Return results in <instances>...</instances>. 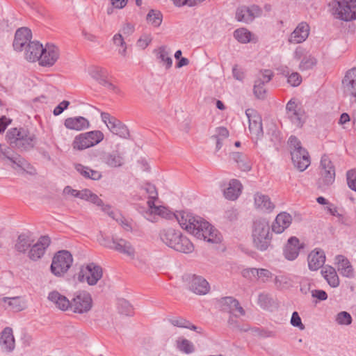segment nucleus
<instances>
[{
	"label": "nucleus",
	"instance_id": "nucleus-46",
	"mask_svg": "<svg viewBox=\"0 0 356 356\" xmlns=\"http://www.w3.org/2000/svg\"><path fill=\"white\" fill-rule=\"evenodd\" d=\"M264 85L265 83L261 80L254 81L253 92L257 99H264L266 98V90L264 88Z\"/></svg>",
	"mask_w": 356,
	"mask_h": 356
},
{
	"label": "nucleus",
	"instance_id": "nucleus-13",
	"mask_svg": "<svg viewBox=\"0 0 356 356\" xmlns=\"http://www.w3.org/2000/svg\"><path fill=\"white\" fill-rule=\"evenodd\" d=\"M186 280L188 282L190 290L196 294L205 295L209 291V282L200 275L189 274L186 276Z\"/></svg>",
	"mask_w": 356,
	"mask_h": 356
},
{
	"label": "nucleus",
	"instance_id": "nucleus-14",
	"mask_svg": "<svg viewBox=\"0 0 356 356\" xmlns=\"http://www.w3.org/2000/svg\"><path fill=\"white\" fill-rule=\"evenodd\" d=\"M60 56V51L58 47L51 43H47L39 60L42 66L50 67L54 65Z\"/></svg>",
	"mask_w": 356,
	"mask_h": 356
},
{
	"label": "nucleus",
	"instance_id": "nucleus-57",
	"mask_svg": "<svg viewBox=\"0 0 356 356\" xmlns=\"http://www.w3.org/2000/svg\"><path fill=\"white\" fill-rule=\"evenodd\" d=\"M352 80L356 81V67H353L346 72L342 83L346 86V84L352 83Z\"/></svg>",
	"mask_w": 356,
	"mask_h": 356
},
{
	"label": "nucleus",
	"instance_id": "nucleus-8",
	"mask_svg": "<svg viewBox=\"0 0 356 356\" xmlns=\"http://www.w3.org/2000/svg\"><path fill=\"white\" fill-rule=\"evenodd\" d=\"M103 139L104 134L102 131H91L76 136L72 143V146L75 149L83 150L97 145Z\"/></svg>",
	"mask_w": 356,
	"mask_h": 356
},
{
	"label": "nucleus",
	"instance_id": "nucleus-27",
	"mask_svg": "<svg viewBox=\"0 0 356 356\" xmlns=\"http://www.w3.org/2000/svg\"><path fill=\"white\" fill-rule=\"evenodd\" d=\"M64 125L69 129L81 131L88 128L90 123L84 117L78 116L65 119Z\"/></svg>",
	"mask_w": 356,
	"mask_h": 356
},
{
	"label": "nucleus",
	"instance_id": "nucleus-24",
	"mask_svg": "<svg viewBox=\"0 0 356 356\" xmlns=\"http://www.w3.org/2000/svg\"><path fill=\"white\" fill-rule=\"evenodd\" d=\"M335 261L337 264V270L339 273L347 277H354V270L349 260L343 255L336 256Z\"/></svg>",
	"mask_w": 356,
	"mask_h": 356
},
{
	"label": "nucleus",
	"instance_id": "nucleus-39",
	"mask_svg": "<svg viewBox=\"0 0 356 356\" xmlns=\"http://www.w3.org/2000/svg\"><path fill=\"white\" fill-rule=\"evenodd\" d=\"M30 246L29 236L24 234L19 235L15 245V250L19 252L25 253Z\"/></svg>",
	"mask_w": 356,
	"mask_h": 356
},
{
	"label": "nucleus",
	"instance_id": "nucleus-35",
	"mask_svg": "<svg viewBox=\"0 0 356 356\" xmlns=\"http://www.w3.org/2000/svg\"><path fill=\"white\" fill-rule=\"evenodd\" d=\"M1 302L7 304L3 305L5 309L12 310L13 312H20L24 309V302L20 297L8 298L5 297L1 299Z\"/></svg>",
	"mask_w": 356,
	"mask_h": 356
},
{
	"label": "nucleus",
	"instance_id": "nucleus-63",
	"mask_svg": "<svg viewBox=\"0 0 356 356\" xmlns=\"http://www.w3.org/2000/svg\"><path fill=\"white\" fill-rule=\"evenodd\" d=\"M261 72V77L258 78L257 80H261L264 83H268L274 75L273 72L270 70H264Z\"/></svg>",
	"mask_w": 356,
	"mask_h": 356
},
{
	"label": "nucleus",
	"instance_id": "nucleus-43",
	"mask_svg": "<svg viewBox=\"0 0 356 356\" xmlns=\"http://www.w3.org/2000/svg\"><path fill=\"white\" fill-rule=\"evenodd\" d=\"M90 76L99 84H102L107 79V71L106 69L99 67H93L90 70Z\"/></svg>",
	"mask_w": 356,
	"mask_h": 356
},
{
	"label": "nucleus",
	"instance_id": "nucleus-28",
	"mask_svg": "<svg viewBox=\"0 0 356 356\" xmlns=\"http://www.w3.org/2000/svg\"><path fill=\"white\" fill-rule=\"evenodd\" d=\"M111 250L129 257H134L135 254V249L131 243L122 238H116L115 244Z\"/></svg>",
	"mask_w": 356,
	"mask_h": 356
},
{
	"label": "nucleus",
	"instance_id": "nucleus-11",
	"mask_svg": "<svg viewBox=\"0 0 356 356\" xmlns=\"http://www.w3.org/2000/svg\"><path fill=\"white\" fill-rule=\"evenodd\" d=\"M198 226L197 230L194 231V236L197 238L212 243H218L221 241V235L219 232L203 218Z\"/></svg>",
	"mask_w": 356,
	"mask_h": 356
},
{
	"label": "nucleus",
	"instance_id": "nucleus-58",
	"mask_svg": "<svg viewBox=\"0 0 356 356\" xmlns=\"http://www.w3.org/2000/svg\"><path fill=\"white\" fill-rule=\"evenodd\" d=\"M152 38L150 35H143L137 41L136 44L138 47L145 49L152 42Z\"/></svg>",
	"mask_w": 356,
	"mask_h": 356
},
{
	"label": "nucleus",
	"instance_id": "nucleus-23",
	"mask_svg": "<svg viewBox=\"0 0 356 356\" xmlns=\"http://www.w3.org/2000/svg\"><path fill=\"white\" fill-rule=\"evenodd\" d=\"M48 300L54 302L56 307L62 311H71V302L67 297L61 295L57 291H53L48 295Z\"/></svg>",
	"mask_w": 356,
	"mask_h": 356
},
{
	"label": "nucleus",
	"instance_id": "nucleus-10",
	"mask_svg": "<svg viewBox=\"0 0 356 356\" xmlns=\"http://www.w3.org/2000/svg\"><path fill=\"white\" fill-rule=\"evenodd\" d=\"M71 311L74 313L83 314L89 312L92 306L91 295L86 291H77L70 299Z\"/></svg>",
	"mask_w": 356,
	"mask_h": 356
},
{
	"label": "nucleus",
	"instance_id": "nucleus-64",
	"mask_svg": "<svg viewBox=\"0 0 356 356\" xmlns=\"http://www.w3.org/2000/svg\"><path fill=\"white\" fill-rule=\"evenodd\" d=\"M312 296L320 301H323L327 299V293L321 289H315L312 291Z\"/></svg>",
	"mask_w": 356,
	"mask_h": 356
},
{
	"label": "nucleus",
	"instance_id": "nucleus-56",
	"mask_svg": "<svg viewBox=\"0 0 356 356\" xmlns=\"http://www.w3.org/2000/svg\"><path fill=\"white\" fill-rule=\"evenodd\" d=\"M222 303L228 306L230 309L229 312L232 313L234 311V307L238 306V301L232 297H225L222 299Z\"/></svg>",
	"mask_w": 356,
	"mask_h": 356
},
{
	"label": "nucleus",
	"instance_id": "nucleus-25",
	"mask_svg": "<svg viewBox=\"0 0 356 356\" xmlns=\"http://www.w3.org/2000/svg\"><path fill=\"white\" fill-rule=\"evenodd\" d=\"M43 51V46L38 41H33L28 43L26 49V58L29 61L34 62L40 60Z\"/></svg>",
	"mask_w": 356,
	"mask_h": 356
},
{
	"label": "nucleus",
	"instance_id": "nucleus-45",
	"mask_svg": "<svg viewBox=\"0 0 356 356\" xmlns=\"http://www.w3.org/2000/svg\"><path fill=\"white\" fill-rule=\"evenodd\" d=\"M236 318V315H230L228 319V324L232 330L241 332H247L250 330V325L248 324H241Z\"/></svg>",
	"mask_w": 356,
	"mask_h": 356
},
{
	"label": "nucleus",
	"instance_id": "nucleus-36",
	"mask_svg": "<svg viewBox=\"0 0 356 356\" xmlns=\"http://www.w3.org/2000/svg\"><path fill=\"white\" fill-rule=\"evenodd\" d=\"M168 321L174 326L188 328L189 330H194L198 333L201 332L202 329L192 324L189 321L184 318L183 317L169 318Z\"/></svg>",
	"mask_w": 356,
	"mask_h": 356
},
{
	"label": "nucleus",
	"instance_id": "nucleus-33",
	"mask_svg": "<svg viewBox=\"0 0 356 356\" xmlns=\"http://www.w3.org/2000/svg\"><path fill=\"white\" fill-rule=\"evenodd\" d=\"M108 125V129L114 134L120 137L127 138L129 136V131L127 126L118 119L111 120Z\"/></svg>",
	"mask_w": 356,
	"mask_h": 356
},
{
	"label": "nucleus",
	"instance_id": "nucleus-16",
	"mask_svg": "<svg viewBox=\"0 0 356 356\" xmlns=\"http://www.w3.org/2000/svg\"><path fill=\"white\" fill-rule=\"evenodd\" d=\"M50 243L51 240L48 236H41L37 243L31 248L28 254L29 258L33 261L41 259Z\"/></svg>",
	"mask_w": 356,
	"mask_h": 356
},
{
	"label": "nucleus",
	"instance_id": "nucleus-3",
	"mask_svg": "<svg viewBox=\"0 0 356 356\" xmlns=\"http://www.w3.org/2000/svg\"><path fill=\"white\" fill-rule=\"evenodd\" d=\"M6 140L13 147L21 150H29L33 149L36 143V137L31 134L28 129L12 128L6 133Z\"/></svg>",
	"mask_w": 356,
	"mask_h": 356
},
{
	"label": "nucleus",
	"instance_id": "nucleus-42",
	"mask_svg": "<svg viewBox=\"0 0 356 356\" xmlns=\"http://www.w3.org/2000/svg\"><path fill=\"white\" fill-rule=\"evenodd\" d=\"M252 15L249 13V9L248 6H241L236 9V19L238 22H243L245 23H249L252 22Z\"/></svg>",
	"mask_w": 356,
	"mask_h": 356
},
{
	"label": "nucleus",
	"instance_id": "nucleus-29",
	"mask_svg": "<svg viewBox=\"0 0 356 356\" xmlns=\"http://www.w3.org/2000/svg\"><path fill=\"white\" fill-rule=\"evenodd\" d=\"M241 190V183L238 179H233L229 181V186L224 190V195L227 200H235L240 195Z\"/></svg>",
	"mask_w": 356,
	"mask_h": 356
},
{
	"label": "nucleus",
	"instance_id": "nucleus-52",
	"mask_svg": "<svg viewBox=\"0 0 356 356\" xmlns=\"http://www.w3.org/2000/svg\"><path fill=\"white\" fill-rule=\"evenodd\" d=\"M116 238L117 237H114L113 236H110L102 234V236L99 240L102 245L111 250L115 244Z\"/></svg>",
	"mask_w": 356,
	"mask_h": 356
},
{
	"label": "nucleus",
	"instance_id": "nucleus-44",
	"mask_svg": "<svg viewBox=\"0 0 356 356\" xmlns=\"http://www.w3.org/2000/svg\"><path fill=\"white\" fill-rule=\"evenodd\" d=\"M162 14L159 10H150L147 15L146 19L148 22L151 23L154 26L158 27L162 22Z\"/></svg>",
	"mask_w": 356,
	"mask_h": 356
},
{
	"label": "nucleus",
	"instance_id": "nucleus-51",
	"mask_svg": "<svg viewBox=\"0 0 356 356\" xmlns=\"http://www.w3.org/2000/svg\"><path fill=\"white\" fill-rule=\"evenodd\" d=\"M286 76L288 77L287 82L293 87L298 86L302 82V76L298 72H292L289 74V72H287Z\"/></svg>",
	"mask_w": 356,
	"mask_h": 356
},
{
	"label": "nucleus",
	"instance_id": "nucleus-18",
	"mask_svg": "<svg viewBox=\"0 0 356 356\" xmlns=\"http://www.w3.org/2000/svg\"><path fill=\"white\" fill-rule=\"evenodd\" d=\"M32 38L31 31L26 27H22L16 31L13 41V48L15 50L21 51L24 47L31 42Z\"/></svg>",
	"mask_w": 356,
	"mask_h": 356
},
{
	"label": "nucleus",
	"instance_id": "nucleus-15",
	"mask_svg": "<svg viewBox=\"0 0 356 356\" xmlns=\"http://www.w3.org/2000/svg\"><path fill=\"white\" fill-rule=\"evenodd\" d=\"M305 248V243H300L296 236L290 237L283 249V254L289 261L295 260L299 255L300 250Z\"/></svg>",
	"mask_w": 356,
	"mask_h": 356
},
{
	"label": "nucleus",
	"instance_id": "nucleus-19",
	"mask_svg": "<svg viewBox=\"0 0 356 356\" xmlns=\"http://www.w3.org/2000/svg\"><path fill=\"white\" fill-rule=\"evenodd\" d=\"M0 346L3 351L10 353L15 349V342L12 328L5 327L1 332Z\"/></svg>",
	"mask_w": 356,
	"mask_h": 356
},
{
	"label": "nucleus",
	"instance_id": "nucleus-50",
	"mask_svg": "<svg viewBox=\"0 0 356 356\" xmlns=\"http://www.w3.org/2000/svg\"><path fill=\"white\" fill-rule=\"evenodd\" d=\"M113 42L115 45L121 46L122 50H119V54L125 56L127 54V44L121 33H116L113 38Z\"/></svg>",
	"mask_w": 356,
	"mask_h": 356
},
{
	"label": "nucleus",
	"instance_id": "nucleus-5",
	"mask_svg": "<svg viewBox=\"0 0 356 356\" xmlns=\"http://www.w3.org/2000/svg\"><path fill=\"white\" fill-rule=\"evenodd\" d=\"M73 257L70 252L63 250L58 251L54 256L50 270L56 277L63 276L72 266Z\"/></svg>",
	"mask_w": 356,
	"mask_h": 356
},
{
	"label": "nucleus",
	"instance_id": "nucleus-55",
	"mask_svg": "<svg viewBox=\"0 0 356 356\" xmlns=\"http://www.w3.org/2000/svg\"><path fill=\"white\" fill-rule=\"evenodd\" d=\"M158 198H152V197H148V200L147 202V206H148V210L150 212V214H155L156 213L160 212V211H163L164 207L162 206H156L155 205V200Z\"/></svg>",
	"mask_w": 356,
	"mask_h": 356
},
{
	"label": "nucleus",
	"instance_id": "nucleus-32",
	"mask_svg": "<svg viewBox=\"0 0 356 356\" xmlns=\"http://www.w3.org/2000/svg\"><path fill=\"white\" fill-rule=\"evenodd\" d=\"M75 169L86 179H90L96 181L99 180L102 177L101 172L92 170L90 168L85 166L81 163L76 164Z\"/></svg>",
	"mask_w": 356,
	"mask_h": 356
},
{
	"label": "nucleus",
	"instance_id": "nucleus-22",
	"mask_svg": "<svg viewBox=\"0 0 356 356\" xmlns=\"http://www.w3.org/2000/svg\"><path fill=\"white\" fill-rule=\"evenodd\" d=\"M292 217L290 214L283 212L279 213L272 225V231L277 233H282L291 223Z\"/></svg>",
	"mask_w": 356,
	"mask_h": 356
},
{
	"label": "nucleus",
	"instance_id": "nucleus-7",
	"mask_svg": "<svg viewBox=\"0 0 356 356\" xmlns=\"http://www.w3.org/2000/svg\"><path fill=\"white\" fill-rule=\"evenodd\" d=\"M102 268L94 263H90L86 266H82L79 272L74 275V278L79 282L86 281L89 285L93 286L102 277Z\"/></svg>",
	"mask_w": 356,
	"mask_h": 356
},
{
	"label": "nucleus",
	"instance_id": "nucleus-12",
	"mask_svg": "<svg viewBox=\"0 0 356 356\" xmlns=\"http://www.w3.org/2000/svg\"><path fill=\"white\" fill-rule=\"evenodd\" d=\"M174 218L177 220L182 229H186L189 233L194 235V231L198 228V225L202 218L194 216L191 213L181 211L175 213Z\"/></svg>",
	"mask_w": 356,
	"mask_h": 356
},
{
	"label": "nucleus",
	"instance_id": "nucleus-37",
	"mask_svg": "<svg viewBox=\"0 0 356 356\" xmlns=\"http://www.w3.org/2000/svg\"><path fill=\"white\" fill-rule=\"evenodd\" d=\"M176 347L179 351L186 354H191L195 350L193 343L184 337H179L176 340Z\"/></svg>",
	"mask_w": 356,
	"mask_h": 356
},
{
	"label": "nucleus",
	"instance_id": "nucleus-40",
	"mask_svg": "<svg viewBox=\"0 0 356 356\" xmlns=\"http://www.w3.org/2000/svg\"><path fill=\"white\" fill-rule=\"evenodd\" d=\"M158 51L157 58L160 59V63H163L167 70L170 69L172 65V59L169 56V52L166 51V47H160Z\"/></svg>",
	"mask_w": 356,
	"mask_h": 356
},
{
	"label": "nucleus",
	"instance_id": "nucleus-53",
	"mask_svg": "<svg viewBox=\"0 0 356 356\" xmlns=\"http://www.w3.org/2000/svg\"><path fill=\"white\" fill-rule=\"evenodd\" d=\"M346 179L348 187L356 191V173L355 170H348L346 173Z\"/></svg>",
	"mask_w": 356,
	"mask_h": 356
},
{
	"label": "nucleus",
	"instance_id": "nucleus-20",
	"mask_svg": "<svg viewBox=\"0 0 356 356\" xmlns=\"http://www.w3.org/2000/svg\"><path fill=\"white\" fill-rule=\"evenodd\" d=\"M309 33V25L305 22H301L290 35L289 42L293 44L301 43L307 38Z\"/></svg>",
	"mask_w": 356,
	"mask_h": 356
},
{
	"label": "nucleus",
	"instance_id": "nucleus-59",
	"mask_svg": "<svg viewBox=\"0 0 356 356\" xmlns=\"http://www.w3.org/2000/svg\"><path fill=\"white\" fill-rule=\"evenodd\" d=\"M238 213L236 209L230 208L225 211L224 218L229 222L236 221L238 219Z\"/></svg>",
	"mask_w": 356,
	"mask_h": 356
},
{
	"label": "nucleus",
	"instance_id": "nucleus-1",
	"mask_svg": "<svg viewBox=\"0 0 356 356\" xmlns=\"http://www.w3.org/2000/svg\"><path fill=\"white\" fill-rule=\"evenodd\" d=\"M161 240L168 247L183 253H191L194 246L191 241L179 230L172 228L163 229L159 233Z\"/></svg>",
	"mask_w": 356,
	"mask_h": 356
},
{
	"label": "nucleus",
	"instance_id": "nucleus-2",
	"mask_svg": "<svg viewBox=\"0 0 356 356\" xmlns=\"http://www.w3.org/2000/svg\"><path fill=\"white\" fill-rule=\"evenodd\" d=\"M269 222L265 218H259L253 222L252 238L254 247L261 252L271 246L272 234Z\"/></svg>",
	"mask_w": 356,
	"mask_h": 356
},
{
	"label": "nucleus",
	"instance_id": "nucleus-17",
	"mask_svg": "<svg viewBox=\"0 0 356 356\" xmlns=\"http://www.w3.org/2000/svg\"><path fill=\"white\" fill-rule=\"evenodd\" d=\"M245 114L249 121V130L255 134L257 137L262 136L264 134L262 120L261 115L254 109H247Z\"/></svg>",
	"mask_w": 356,
	"mask_h": 356
},
{
	"label": "nucleus",
	"instance_id": "nucleus-6",
	"mask_svg": "<svg viewBox=\"0 0 356 356\" xmlns=\"http://www.w3.org/2000/svg\"><path fill=\"white\" fill-rule=\"evenodd\" d=\"M320 177L317 181L319 188L325 189L332 185L335 179V167L330 157L324 154L320 163Z\"/></svg>",
	"mask_w": 356,
	"mask_h": 356
},
{
	"label": "nucleus",
	"instance_id": "nucleus-21",
	"mask_svg": "<svg viewBox=\"0 0 356 356\" xmlns=\"http://www.w3.org/2000/svg\"><path fill=\"white\" fill-rule=\"evenodd\" d=\"M308 267L311 270H317L323 266L325 261L324 252L321 249H315L308 255Z\"/></svg>",
	"mask_w": 356,
	"mask_h": 356
},
{
	"label": "nucleus",
	"instance_id": "nucleus-31",
	"mask_svg": "<svg viewBox=\"0 0 356 356\" xmlns=\"http://www.w3.org/2000/svg\"><path fill=\"white\" fill-rule=\"evenodd\" d=\"M254 204L257 208L263 211H271L274 209V204L268 195L261 193L254 195Z\"/></svg>",
	"mask_w": 356,
	"mask_h": 356
},
{
	"label": "nucleus",
	"instance_id": "nucleus-49",
	"mask_svg": "<svg viewBox=\"0 0 356 356\" xmlns=\"http://www.w3.org/2000/svg\"><path fill=\"white\" fill-rule=\"evenodd\" d=\"M302 113L303 112L302 111V110L300 108H298V111L289 113L287 115L293 124H294L297 127H300L302 126L304 123L303 120H302Z\"/></svg>",
	"mask_w": 356,
	"mask_h": 356
},
{
	"label": "nucleus",
	"instance_id": "nucleus-38",
	"mask_svg": "<svg viewBox=\"0 0 356 356\" xmlns=\"http://www.w3.org/2000/svg\"><path fill=\"white\" fill-rule=\"evenodd\" d=\"M118 309L120 314L131 316L134 314V309L131 304L124 298L118 300Z\"/></svg>",
	"mask_w": 356,
	"mask_h": 356
},
{
	"label": "nucleus",
	"instance_id": "nucleus-61",
	"mask_svg": "<svg viewBox=\"0 0 356 356\" xmlns=\"http://www.w3.org/2000/svg\"><path fill=\"white\" fill-rule=\"evenodd\" d=\"M69 105V101L63 100L58 106L55 107L53 111L54 115L56 116L60 115L65 109L67 108Z\"/></svg>",
	"mask_w": 356,
	"mask_h": 356
},
{
	"label": "nucleus",
	"instance_id": "nucleus-30",
	"mask_svg": "<svg viewBox=\"0 0 356 356\" xmlns=\"http://www.w3.org/2000/svg\"><path fill=\"white\" fill-rule=\"evenodd\" d=\"M321 274L331 287L335 288L339 285V279L334 268L330 266L324 267Z\"/></svg>",
	"mask_w": 356,
	"mask_h": 356
},
{
	"label": "nucleus",
	"instance_id": "nucleus-47",
	"mask_svg": "<svg viewBox=\"0 0 356 356\" xmlns=\"http://www.w3.org/2000/svg\"><path fill=\"white\" fill-rule=\"evenodd\" d=\"M335 321L339 325H349L352 323L353 318L348 312L343 311L337 314Z\"/></svg>",
	"mask_w": 356,
	"mask_h": 356
},
{
	"label": "nucleus",
	"instance_id": "nucleus-60",
	"mask_svg": "<svg viewBox=\"0 0 356 356\" xmlns=\"http://www.w3.org/2000/svg\"><path fill=\"white\" fill-rule=\"evenodd\" d=\"M291 323L293 326L298 327L301 330H303L305 328V326L302 323L301 318L297 312H294L292 314Z\"/></svg>",
	"mask_w": 356,
	"mask_h": 356
},
{
	"label": "nucleus",
	"instance_id": "nucleus-9",
	"mask_svg": "<svg viewBox=\"0 0 356 356\" xmlns=\"http://www.w3.org/2000/svg\"><path fill=\"white\" fill-rule=\"evenodd\" d=\"M333 14L338 19L349 22L356 19V0H343L333 4Z\"/></svg>",
	"mask_w": 356,
	"mask_h": 356
},
{
	"label": "nucleus",
	"instance_id": "nucleus-4",
	"mask_svg": "<svg viewBox=\"0 0 356 356\" xmlns=\"http://www.w3.org/2000/svg\"><path fill=\"white\" fill-rule=\"evenodd\" d=\"M288 143L294 166L300 172H303L311 163L309 152L302 147L301 142L295 136L289 137Z\"/></svg>",
	"mask_w": 356,
	"mask_h": 356
},
{
	"label": "nucleus",
	"instance_id": "nucleus-48",
	"mask_svg": "<svg viewBox=\"0 0 356 356\" xmlns=\"http://www.w3.org/2000/svg\"><path fill=\"white\" fill-rule=\"evenodd\" d=\"M316 63V59L314 56H305L300 63L299 68L301 70H307L312 68Z\"/></svg>",
	"mask_w": 356,
	"mask_h": 356
},
{
	"label": "nucleus",
	"instance_id": "nucleus-34",
	"mask_svg": "<svg viewBox=\"0 0 356 356\" xmlns=\"http://www.w3.org/2000/svg\"><path fill=\"white\" fill-rule=\"evenodd\" d=\"M102 161L110 167H120L123 164L124 159L118 151L106 154L102 157Z\"/></svg>",
	"mask_w": 356,
	"mask_h": 356
},
{
	"label": "nucleus",
	"instance_id": "nucleus-41",
	"mask_svg": "<svg viewBox=\"0 0 356 356\" xmlns=\"http://www.w3.org/2000/svg\"><path fill=\"white\" fill-rule=\"evenodd\" d=\"M252 33L245 28L237 29L234 32V37L241 43H248L251 41Z\"/></svg>",
	"mask_w": 356,
	"mask_h": 356
},
{
	"label": "nucleus",
	"instance_id": "nucleus-62",
	"mask_svg": "<svg viewBox=\"0 0 356 356\" xmlns=\"http://www.w3.org/2000/svg\"><path fill=\"white\" fill-rule=\"evenodd\" d=\"M232 74L234 79L238 81H243L245 78V73L242 68H239L238 65H234L232 68Z\"/></svg>",
	"mask_w": 356,
	"mask_h": 356
},
{
	"label": "nucleus",
	"instance_id": "nucleus-26",
	"mask_svg": "<svg viewBox=\"0 0 356 356\" xmlns=\"http://www.w3.org/2000/svg\"><path fill=\"white\" fill-rule=\"evenodd\" d=\"M230 158L237 163L238 168L244 172H249L252 169V162L250 158L245 154L234 152L230 154Z\"/></svg>",
	"mask_w": 356,
	"mask_h": 356
},
{
	"label": "nucleus",
	"instance_id": "nucleus-54",
	"mask_svg": "<svg viewBox=\"0 0 356 356\" xmlns=\"http://www.w3.org/2000/svg\"><path fill=\"white\" fill-rule=\"evenodd\" d=\"M10 161L13 163L15 164L17 167L25 170L26 167L29 165V163L20 155L16 154L15 156H13L11 159H10Z\"/></svg>",
	"mask_w": 356,
	"mask_h": 356
}]
</instances>
